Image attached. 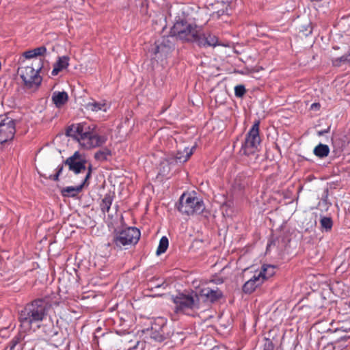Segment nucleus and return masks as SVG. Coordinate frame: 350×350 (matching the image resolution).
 <instances>
[{
	"instance_id": "1",
	"label": "nucleus",
	"mask_w": 350,
	"mask_h": 350,
	"mask_svg": "<svg viewBox=\"0 0 350 350\" xmlns=\"http://www.w3.org/2000/svg\"><path fill=\"white\" fill-rule=\"evenodd\" d=\"M170 33L181 40L196 44L200 48L221 45L215 35L211 32H204L200 27L189 23L184 18H179L176 20Z\"/></svg>"
},
{
	"instance_id": "2",
	"label": "nucleus",
	"mask_w": 350,
	"mask_h": 350,
	"mask_svg": "<svg viewBox=\"0 0 350 350\" xmlns=\"http://www.w3.org/2000/svg\"><path fill=\"white\" fill-rule=\"evenodd\" d=\"M51 308L52 303L48 296L33 299L20 312L21 326L26 329L40 328L41 323L47 320Z\"/></svg>"
},
{
	"instance_id": "3",
	"label": "nucleus",
	"mask_w": 350,
	"mask_h": 350,
	"mask_svg": "<svg viewBox=\"0 0 350 350\" xmlns=\"http://www.w3.org/2000/svg\"><path fill=\"white\" fill-rule=\"evenodd\" d=\"M66 135L76 139L85 149L99 147L107 140L105 135H100L86 123L72 124L66 130Z\"/></svg>"
},
{
	"instance_id": "4",
	"label": "nucleus",
	"mask_w": 350,
	"mask_h": 350,
	"mask_svg": "<svg viewBox=\"0 0 350 350\" xmlns=\"http://www.w3.org/2000/svg\"><path fill=\"white\" fill-rule=\"evenodd\" d=\"M42 67V61L40 59L37 69L32 66H25L18 69L19 75L25 89L35 91L40 86L42 79L39 75V71Z\"/></svg>"
},
{
	"instance_id": "5",
	"label": "nucleus",
	"mask_w": 350,
	"mask_h": 350,
	"mask_svg": "<svg viewBox=\"0 0 350 350\" xmlns=\"http://www.w3.org/2000/svg\"><path fill=\"white\" fill-rule=\"evenodd\" d=\"M259 121L255 122L246 134L240 149L241 154L248 157L256 154L258 151V146L261 142L259 135Z\"/></svg>"
},
{
	"instance_id": "6",
	"label": "nucleus",
	"mask_w": 350,
	"mask_h": 350,
	"mask_svg": "<svg viewBox=\"0 0 350 350\" xmlns=\"http://www.w3.org/2000/svg\"><path fill=\"white\" fill-rule=\"evenodd\" d=\"M178 209L187 215L200 214L204 211V204L203 201L194 194L184 193L180 197Z\"/></svg>"
},
{
	"instance_id": "7",
	"label": "nucleus",
	"mask_w": 350,
	"mask_h": 350,
	"mask_svg": "<svg viewBox=\"0 0 350 350\" xmlns=\"http://www.w3.org/2000/svg\"><path fill=\"white\" fill-rule=\"evenodd\" d=\"M175 304L176 313L187 314L188 310H194L200 308L199 298L196 293H178L172 297Z\"/></svg>"
},
{
	"instance_id": "8",
	"label": "nucleus",
	"mask_w": 350,
	"mask_h": 350,
	"mask_svg": "<svg viewBox=\"0 0 350 350\" xmlns=\"http://www.w3.org/2000/svg\"><path fill=\"white\" fill-rule=\"evenodd\" d=\"M140 235L139 229L135 227H128L116 232L113 243L120 248L135 245L138 242Z\"/></svg>"
},
{
	"instance_id": "9",
	"label": "nucleus",
	"mask_w": 350,
	"mask_h": 350,
	"mask_svg": "<svg viewBox=\"0 0 350 350\" xmlns=\"http://www.w3.org/2000/svg\"><path fill=\"white\" fill-rule=\"evenodd\" d=\"M15 133L16 124L14 120L6 119L0 122V150L3 144L14 139Z\"/></svg>"
},
{
	"instance_id": "10",
	"label": "nucleus",
	"mask_w": 350,
	"mask_h": 350,
	"mask_svg": "<svg viewBox=\"0 0 350 350\" xmlns=\"http://www.w3.org/2000/svg\"><path fill=\"white\" fill-rule=\"evenodd\" d=\"M85 163L86 161L81 157L77 151L64 161V163L68 166L69 170L76 174L85 171Z\"/></svg>"
},
{
	"instance_id": "11",
	"label": "nucleus",
	"mask_w": 350,
	"mask_h": 350,
	"mask_svg": "<svg viewBox=\"0 0 350 350\" xmlns=\"http://www.w3.org/2000/svg\"><path fill=\"white\" fill-rule=\"evenodd\" d=\"M195 148L196 146H194L191 148L185 146L183 150H178L176 154L168 157L167 161L170 165L182 164L186 162L192 155Z\"/></svg>"
},
{
	"instance_id": "12",
	"label": "nucleus",
	"mask_w": 350,
	"mask_h": 350,
	"mask_svg": "<svg viewBox=\"0 0 350 350\" xmlns=\"http://www.w3.org/2000/svg\"><path fill=\"white\" fill-rule=\"evenodd\" d=\"M264 282V278L261 273L256 271L253 276L249 279L243 286V291L246 294H251Z\"/></svg>"
},
{
	"instance_id": "13",
	"label": "nucleus",
	"mask_w": 350,
	"mask_h": 350,
	"mask_svg": "<svg viewBox=\"0 0 350 350\" xmlns=\"http://www.w3.org/2000/svg\"><path fill=\"white\" fill-rule=\"evenodd\" d=\"M223 295L222 292L218 288L206 287L200 290V296L204 297L205 301L213 303L219 299Z\"/></svg>"
},
{
	"instance_id": "14",
	"label": "nucleus",
	"mask_w": 350,
	"mask_h": 350,
	"mask_svg": "<svg viewBox=\"0 0 350 350\" xmlns=\"http://www.w3.org/2000/svg\"><path fill=\"white\" fill-rule=\"evenodd\" d=\"M111 105L105 100L96 101L92 99L90 102L87 103L85 105V109L88 111L92 112H107L110 109Z\"/></svg>"
},
{
	"instance_id": "15",
	"label": "nucleus",
	"mask_w": 350,
	"mask_h": 350,
	"mask_svg": "<svg viewBox=\"0 0 350 350\" xmlns=\"http://www.w3.org/2000/svg\"><path fill=\"white\" fill-rule=\"evenodd\" d=\"M38 328H36L37 329ZM44 334L49 338H53L58 334V329L54 325L51 317L49 318L48 323H42L40 328Z\"/></svg>"
},
{
	"instance_id": "16",
	"label": "nucleus",
	"mask_w": 350,
	"mask_h": 350,
	"mask_svg": "<svg viewBox=\"0 0 350 350\" xmlns=\"http://www.w3.org/2000/svg\"><path fill=\"white\" fill-rule=\"evenodd\" d=\"M84 185H85V181H83L78 186L66 187L61 190V193H62V196L66 197V198L76 197L78 195V193H79L81 191Z\"/></svg>"
},
{
	"instance_id": "17",
	"label": "nucleus",
	"mask_w": 350,
	"mask_h": 350,
	"mask_svg": "<svg viewBox=\"0 0 350 350\" xmlns=\"http://www.w3.org/2000/svg\"><path fill=\"white\" fill-rule=\"evenodd\" d=\"M68 57L66 56H62L58 58L57 62L54 64V68L51 71L53 76L57 75L61 70L66 68L68 65Z\"/></svg>"
},
{
	"instance_id": "18",
	"label": "nucleus",
	"mask_w": 350,
	"mask_h": 350,
	"mask_svg": "<svg viewBox=\"0 0 350 350\" xmlns=\"http://www.w3.org/2000/svg\"><path fill=\"white\" fill-rule=\"evenodd\" d=\"M68 96L66 92H55L52 96V100L56 107H60L68 100Z\"/></svg>"
},
{
	"instance_id": "19",
	"label": "nucleus",
	"mask_w": 350,
	"mask_h": 350,
	"mask_svg": "<svg viewBox=\"0 0 350 350\" xmlns=\"http://www.w3.org/2000/svg\"><path fill=\"white\" fill-rule=\"evenodd\" d=\"M329 150L327 145L320 143L314 148L313 152L315 156L322 159L328 156Z\"/></svg>"
},
{
	"instance_id": "20",
	"label": "nucleus",
	"mask_w": 350,
	"mask_h": 350,
	"mask_svg": "<svg viewBox=\"0 0 350 350\" xmlns=\"http://www.w3.org/2000/svg\"><path fill=\"white\" fill-rule=\"evenodd\" d=\"M111 156V151L107 148H103L95 152L94 159L98 162L107 161Z\"/></svg>"
},
{
	"instance_id": "21",
	"label": "nucleus",
	"mask_w": 350,
	"mask_h": 350,
	"mask_svg": "<svg viewBox=\"0 0 350 350\" xmlns=\"http://www.w3.org/2000/svg\"><path fill=\"white\" fill-rule=\"evenodd\" d=\"M275 267L271 265H263L260 271H258L259 273H261L262 278H264V282L275 274Z\"/></svg>"
},
{
	"instance_id": "22",
	"label": "nucleus",
	"mask_w": 350,
	"mask_h": 350,
	"mask_svg": "<svg viewBox=\"0 0 350 350\" xmlns=\"http://www.w3.org/2000/svg\"><path fill=\"white\" fill-rule=\"evenodd\" d=\"M173 47V44L169 41L168 38H163V41L157 45L155 53H167Z\"/></svg>"
},
{
	"instance_id": "23",
	"label": "nucleus",
	"mask_w": 350,
	"mask_h": 350,
	"mask_svg": "<svg viewBox=\"0 0 350 350\" xmlns=\"http://www.w3.org/2000/svg\"><path fill=\"white\" fill-rule=\"evenodd\" d=\"M113 202V197L110 194L105 196L100 204V208L103 213H108Z\"/></svg>"
},
{
	"instance_id": "24",
	"label": "nucleus",
	"mask_w": 350,
	"mask_h": 350,
	"mask_svg": "<svg viewBox=\"0 0 350 350\" xmlns=\"http://www.w3.org/2000/svg\"><path fill=\"white\" fill-rule=\"evenodd\" d=\"M169 245V241L167 237L163 236L161 238L159 241V243L156 252V254L157 256L161 255V254H163L167 249Z\"/></svg>"
},
{
	"instance_id": "25",
	"label": "nucleus",
	"mask_w": 350,
	"mask_h": 350,
	"mask_svg": "<svg viewBox=\"0 0 350 350\" xmlns=\"http://www.w3.org/2000/svg\"><path fill=\"white\" fill-rule=\"evenodd\" d=\"M321 227L322 230L328 232L332 230L333 226L332 219L330 217H323L320 220Z\"/></svg>"
},
{
	"instance_id": "26",
	"label": "nucleus",
	"mask_w": 350,
	"mask_h": 350,
	"mask_svg": "<svg viewBox=\"0 0 350 350\" xmlns=\"http://www.w3.org/2000/svg\"><path fill=\"white\" fill-rule=\"evenodd\" d=\"M155 329L153 327H152V330ZM151 337L154 338L155 340L161 342L165 339L164 337V332L163 331V327L159 328V331L155 329V332L152 333Z\"/></svg>"
},
{
	"instance_id": "27",
	"label": "nucleus",
	"mask_w": 350,
	"mask_h": 350,
	"mask_svg": "<svg viewBox=\"0 0 350 350\" xmlns=\"http://www.w3.org/2000/svg\"><path fill=\"white\" fill-rule=\"evenodd\" d=\"M245 88L243 85H238L234 88V94L237 97L241 98L245 93Z\"/></svg>"
},
{
	"instance_id": "28",
	"label": "nucleus",
	"mask_w": 350,
	"mask_h": 350,
	"mask_svg": "<svg viewBox=\"0 0 350 350\" xmlns=\"http://www.w3.org/2000/svg\"><path fill=\"white\" fill-rule=\"evenodd\" d=\"M346 57H345L344 55L340 57H336L334 59H332V64L334 66H337V67H339L342 64H345V63H347V59H345Z\"/></svg>"
},
{
	"instance_id": "29",
	"label": "nucleus",
	"mask_w": 350,
	"mask_h": 350,
	"mask_svg": "<svg viewBox=\"0 0 350 350\" xmlns=\"http://www.w3.org/2000/svg\"><path fill=\"white\" fill-rule=\"evenodd\" d=\"M33 50L35 52V54L36 55L37 57L44 55L47 51V49L44 46H41L35 48Z\"/></svg>"
},
{
	"instance_id": "30",
	"label": "nucleus",
	"mask_w": 350,
	"mask_h": 350,
	"mask_svg": "<svg viewBox=\"0 0 350 350\" xmlns=\"http://www.w3.org/2000/svg\"><path fill=\"white\" fill-rule=\"evenodd\" d=\"M23 56L26 59H31V58L37 57L33 49L29 50V51H27L24 52L23 53Z\"/></svg>"
},
{
	"instance_id": "31",
	"label": "nucleus",
	"mask_w": 350,
	"mask_h": 350,
	"mask_svg": "<svg viewBox=\"0 0 350 350\" xmlns=\"http://www.w3.org/2000/svg\"><path fill=\"white\" fill-rule=\"evenodd\" d=\"M263 350H273V345L272 342L267 340L264 345Z\"/></svg>"
},
{
	"instance_id": "32",
	"label": "nucleus",
	"mask_w": 350,
	"mask_h": 350,
	"mask_svg": "<svg viewBox=\"0 0 350 350\" xmlns=\"http://www.w3.org/2000/svg\"><path fill=\"white\" fill-rule=\"evenodd\" d=\"M329 130H330V126H328L327 129H323V130H321V131H319L317 132V134L319 136H323L325 134L329 132Z\"/></svg>"
},
{
	"instance_id": "33",
	"label": "nucleus",
	"mask_w": 350,
	"mask_h": 350,
	"mask_svg": "<svg viewBox=\"0 0 350 350\" xmlns=\"http://www.w3.org/2000/svg\"><path fill=\"white\" fill-rule=\"evenodd\" d=\"M91 174H92V165H90L88 167V172L86 174L85 177L83 180V181H85V183L90 178Z\"/></svg>"
},
{
	"instance_id": "34",
	"label": "nucleus",
	"mask_w": 350,
	"mask_h": 350,
	"mask_svg": "<svg viewBox=\"0 0 350 350\" xmlns=\"http://www.w3.org/2000/svg\"><path fill=\"white\" fill-rule=\"evenodd\" d=\"M64 169V164L59 165L56 168V174H58L59 176L62 173Z\"/></svg>"
},
{
	"instance_id": "35",
	"label": "nucleus",
	"mask_w": 350,
	"mask_h": 350,
	"mask_svg": "<svg viewBox=\"0 0 350 350\" xmlns=\"http://www.w3.org/2000/svg\"><path fill=\"white\" fill-rule=\"evenodd\" d=\"M59 175L58 174L55 173L53 175H50L49 178L51 180H55V181H57L59 180Z\"/></svg>"
},
{
	"instance_id": "36",
	"label": "nucleus",
	"mask_w": 350,
	"mask_h": 350,
	"mask_svg": "<svg viewBox=\"0 0 350 350\" xmlns=\"http://www.w3.org/2000/svg\"><path fill=\"white\" fill-rule=\"evenodd\" d=\"M344 56H345V57H346L345 59H347V62L349 63L350 62V51H349V53L347 54L344 55Z\"/></svg>"
},
{
	"instance_id": "37",
	"label": "nucleus",
	"mask_w": 350,
	"mask_h": 350,
	"mask_svg": "<svg viewBox=\"0 0 350 350\" xmlns=\"http://www.w3.org/2000/svg\"><path fill=\"white\" fill-rule=\"evenodd\" d=\"M319 107H320V105H319V103H312V104L311 105V108H312V109H314V108H319Z\"/></svg>"
},
{
	"instance_id": "38",
	"label": "nucleus",
	"mask_w": 350,
	"mask_h": 350,
	"mask_svg": "<svg viewBox=\"0 0 350 350\" xmlns=\"http://www.w3.org/2000/svg\"><path fill=\"white\" fill-rule=\"evenodd\" d=\"M16 347V344H12L11 346H10L8 348L6 349V350H14Z\"/></svg>"
},
{
	"instance_id": "39",
	"label": "nucleus",
	"mask_w": 350,
	"mask_h": 350,
	"mask_svg": "<svg viewBox=\"0 0 350 350\" xmlns=\"http://www.w3.org/2000/svg\"><path fill=\"white\" fill-rule=\"evenodd\" d=\"M163 284H164L163 283V284H158L155 285V287H156V288H159V287L162 286Z\"/></svg>"
},
{
	"instance_id": "40",
	"label": "nucleus",
	"mask_w": 350,
	"mask_h": 350,
	"mask_svg": "<svg viewBox=\"0 0 350 350\" xmlns=\"http://www.w3.org/2000/svg\"><path fill=\"white\" fill-rule=\"evenodd\" d=\"M349 307L350 308V301H349Z\"/></svg>"
}]
</instances>
